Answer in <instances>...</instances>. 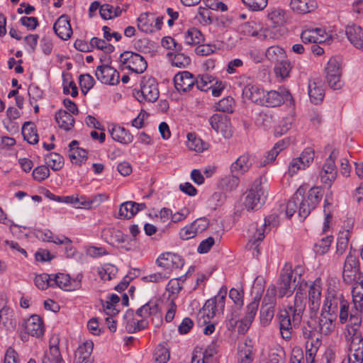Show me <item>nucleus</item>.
Returning <instances> with one entry per match:
<instances>
[{"mask_svg": "<svg viewBox=\"0 0 363 363\" xmlns=\"http://www.w3.org/2000/svg\"><path fill=\"white\" fill-rule=\"evenodd\" d=\"M263 196L264 191L261 182L256 180L245 197V206L248 211L259 209L264 203Z\"/></svg>", "mask_w": 363, "mask_h": 363, "instance_id": "obj_11", "label": "nucleus"}, {"mask_svg": "<svg viewBox=\"0 0 363 363\" xmlns=\"http://www.w3.org/2000/svg\"><path fill=\"white\" fill-rule=\"evenodd\" d=\"M52 286H58L67 291H74L81 287V277L71 280L69 274L59 273L52 277Z\"/></svg>", "mask_w": 363, "mask_h": 363, "instance_id": "obj_17", "label": "nucleus"}, {"mask_svg": "<svg viewBox=\"0 0 363 363\" xmlns=\"http://www.w3.org/2000/svg\"><path fill=\"white\" fill-rule=\"evenodd\" d=\"M5 244L9 247L13 256L21 259H26L28 257L26 250L21 247L18 242L13 240H6Z\"/></svg>", "mask_w": 363, "mask_h": 363, "instance_id": "obj_58", "label": "nucleus"}, {"mask_svg": "<svg viewBox=\"0 0 363 363\" xmlns=\"http://www.w3.org/2000/svg\"><path fill=\"white\" fill-rule=\"evenodd\" d=\"M301 335L303 338L306 340V345H321L322 335L317 330L316 321L311 319L308 320L301 328Z\"/></svg>", "mask_w": 363, "mask_h": 363, "instance_id": "obj_12", "label": "nucleus"}, {"mask_svg": "<svg viewBox=\"0 0 363 363\" xmlns=\"http://www.w3.org/2000/svg\"><path fill=\"white\" fill-rule=\"evenodd\" d=\"M154 15L150 13H143L137 19L138 28L145 33H150L154 31L153 23Z\"/></svg>", "mask_w": 363, "mask_h": 363, "instance_id": "obj_33", "label": "nucleus"}, {"mask_svg": "<svg viewBox=\"0 0 363 363\" xmlns=\"http://www.w3.org/2000/svg\"><path fill=\"white\" fill-rule=\"evenodd\" d=\"M358 325H347L344 331L348 345V363H362L363 339L358 331Z\"/></svg>", "mask_w": 363, "mask_h": 363, "instance_id": "obj_1", "label": "nucleus"}, {"mask_svg": "<svg viewBox=\"0 0 363 363\" xmlns=\"http://www.w3.org/2000/svg\"><path fill=\"white\" fill-rule=\"evenodd\" d=\"M108 132L111 138L121 143L129 144L133 141V135L124 128L116 125L108 127Z\"/></svg>", "mask_w": 363, "mask_h": 363, "instance_id": "obj_27", "label": "nucleus"}, {"mask_svg": "<svg viewBox=\"0 0 363 363\" xmlns=\"http://www.w3.org/2000/svg\"><path fill=\"white\" fill-rule=\"evenodd\" d=\"M56 342H57V338L55 340L54 337L51 338L49 350L45 352L41 363H59L63 359Z\"/></svg>", "mask_w": 363, "mask_h": 363, "instance_id": "obj_25", "label": "nucleus"}, {"mask_svg": "<svg viewBox=\"0 0 363 363\" xmlns=\"http://www.w3.org/2000/svg\"><path fill=\"white\" fill-rule=\"evenodd\" d=\"M265 55L266 57L271 62H277L279 60L285 58L286 52L282 48L278 45H273L267 48Z\"/></svg>", "mask_w": 363, "mask_h": 363, "instance_id": "obj_48", "label": "nucleus"}, {"mask_svg": "<svg viewBox=\"0 0 363 363\" xmlns=\"http://www.w3.org/2000/svg\"><path fill=\"white\" fill-rule=\"evenodd\" d=\"M276 294V286L274 284L270 285L266 291L262 305L275 307L277 303Z\"/></svg>", "mask_w": 363, "mask_h": 363, "instance_id": "obj_55", "label": "nucleus"}, {"mask_svg": "<svg viewBox=\"0 0 363 363\" xmlns=\"http://www.w3.org/2000/svg\"><path fill=\"white\" fill-rule=\"evenodd\" d=\"M134 201H125L121 204L118 218L130 219L137 214V210L134 208Z\"/></svg>", "mask_w": 363, "mask_h": 363, "instance_id": "obj_43", "label": "nucleus"}, {"mask_svg": "<svg viewBox=\"0 0 363 363\" xmlns=\"http://www.w3.org/2000/svg\"><path fill=\"white\" fill-rule=\"evenodd\" d=\"M291 309H284L279 312L278 319L279 323V330L281 337L288 340L291 338L295 330L297 329L301 321L303 315L300 314L297 322H295V315Z\"/></svg>", "mask_w": 363, "mask_h": 363, "instance_id": "obj_2", "label": "nucleus"}, {"mask_svg": "<svg viewBox=\"0 0 363 363\" xmlns=\"http://www.w3.org/2000/svg\"><path fill=\"white\" fill-rule=\"evenodd\" d=\"M308 95L311 101L317 104L323 100L325 93L320 84L315 81H309Z\"/></svg>", "mask_w": 363, "mask_h": 363, "instance_id": "obj_37", "label": "nucleus"}, {"mask_svg": "<svg viewBox=\"0 0 363 363\" xmlns=\"http://www.w3.org/2000/svg\"><path fill=\"white\" fill-rule=\"evenodd\" d=\"M53 30L56 35L62 40H67L72 34V29L67 15H62L53 25Z\"/></svg>", "mask_w": 363, "mask_h": 363, "instance_id": "obj_21", "label": "nucleus"}, {"mask_svg": "<svg viewBox=\"0 0 363 363\" xmlns=\"http://www.w3.org/2000/svg\"><path fill=\"white\" fill-rule=\"evenodd\" d=\"M91 48H96L99 50H104L105 52L110 53L114 50V47L107 43L106 40L94 37L90 40Z\"/></svg>", "mask_w": 363, "mask_h": 363, "instance_id": "obj_59", "label": "nucleus"}, {"mask_svg": "<svg viewBox=\"0 0 363 363\" xmlns=\"http://www.w3.org/2000/svg\"><path fill=\"white\" fill-rule=\"evenodd\" d=\"M314 150L311 147L306 148L299 157L294 158L288 169L289 174L292 177L299 170H303L308 167L314 159Z\"/></svg>", "mask_w": 363, "mask_h": 363, "instance_id": "obj_8", "label": "nucleus"}, {"mask_svg": "<svg viewBox=\"0 0 363 363\" xmlns=\"http://www.w3.org/2000/svg\"><path fill=\"white\" fill-rule=\"evenodd\" d=\"M321 284L320 279L311 283L308 289V306L311 312L315 314L319 310L321 298Z\"/></svg>", "mask_w": 363, "mask_h": 363, "instance_id": "obj_18", "label": "nucleus"}, {"mask_svg": "<svg viewBox=\"0 0 363 363\" xmlns=\"http://www.w3.org/2000/svg\"><path fill=\"white\" fill-rule=\"evenodd\" d=\"M325 79L328 86L335 89H340V59L339 57H331L325 68Z\"/></svg>", "mask_w": 363, "mask_h": 363, "instance_id": "obj_7", "label": "nucleus"}, {"mask_svg": "<svg viewBox=\"0 0 363 363\" xmlns=\"http://www.w3.org/2000/svg\"><path fill=\"white\" fill-rule=\"evenodd\" d=\"M333 241L332 236H327L322 238L318 242L314 245V251L316 254L323 255L326 253Z\"/></svg>", "mask_w": 363, "mask_h": 363, "instance_id": "obj_61", "label": "nucleus"}, {"mask_svg": "<svg viewBox=\"0 0 363 363\" xmlns=\"http://www.w3.org/2000/svg\"><path fill=\"white\" fill-rule=\"evenodd\" d=\"M159 267L164 269V272H168L169 276L172 269L181 268L184 264V259L179 255L166 252L162 254L157 259Z\"/></svg>", "mask_w": 363, "mask_h": 363, "instance_id": "obj_14", "label": "nucleus"}, {"mask_svg": "<svg viewBox=\"0 0 363 363\" xmlns=\"http://www.w3.org/2000/svg\"><path fill=\"white\" fill-rule=\"evenodd\" d=\"M187 138V145L190 150L202 152L205 149L203 141L200 138H197L194 133H188Z\"/></svg>", "mask_w": 363, "mask_h": 363, "instance_id": "obj_60", "label": "nucleus"}, {"mask_svg": "<svg viewBox=\"0 0 363 363\" xmlns=\"http://www.w3.org/2000/svg\"><path fill=\"white\" fill-rule=\"evenodd\" d=\"M252 165L250 157L247 155L240 156L235 162L231 164L230 170L233 174H242L247 172Z\"/></svg>", "mask_w": 363, "mask_h": 363, "instance_id": "obj_34", "label": "nucleus"}, {"mask_svg": "<svg viewBox=\"0 0 363 363\" xmlns=\"http://www.w3.org/2000/svg\"><path fill=\"white\" fill-rule=\"evenodd\" d=\"M214 303L213 300H207L202 309L199 311V315L204 318V323L210 320L216 314L222 313L220 310L217 309V306Z\"/></svg>", "mask_w": 363, "mask_h": 363, "instance_id": "obj_39", "label": "nucleus"}, {"mask_svg": "<svg viewBox=\"0 0 363 363\" xmlns=\"http://www.w3.org/2000/svg\"><path fill=\"white\" fill-rule=\"evenodd\" d=\"M69 157L73 164L81 165L87 158V152L85 150L76 147V150H69Z\"/></svg>", "mask_w": 363, "mask_h": 363, "instance_id": "obj_53", "label": "nucleus"}, {"mask_svg": "<svg viewBox=\"0 0 363 363\" xmlns=\"http://www.w3.org/2000/svg\"><path fill=\"white\" fill-rule=\"evenodd\" d=\"M157 83L152 77H143L140 84V91H138L139 101L155 102L159 97Z\"/></svg>", "mask_w": 363, "mask_h": 363, "instance_id": "obj_4", "label": "nucleus"}, {"mask_svg": "<svg viewBox=\"0 0 363 363\" xmlns=\"http://www.w3.org/2000/svg\"><path fill=\"white\" fill-rule=\"evenodd\" d=\"M93 347L94 344L91 341H86L79 345L74 353V363H93Z\"/></svg>", "mask_w": 363, "mask_h": 363, "instance_id": "obj_22", "label": "nucleus"}, {"mask_svg": "<svg viewBox=\"0 0 363 363\" xmlns=\"http://www.w3.org/2000/svg\"><path fill=\"white\" fill-rule=\"evenodd\" d=\"M95 75L103 84L115 85L119 82V73L116 69L108 65L97 67Z\"/></svg>", "mask_w": 363, "mask_h": 363, "instance_id": "obj_16", "label": "nucleus"}, {"mask_svg": "<svg viewBox=\"0 0 363 363\" xmlns=\"http://www.w3.org/2000/svg\"><path fill=\"white\" fill-rule=\"evenodd\" d=\"M264 91L256 85L248 84L242 90V94L245 97L249 99L252 102L262 105L264 97Z\"/></svg>", "mask_w": 363, "mask_h": 363, "instance_id": "obj_29", "label": "nucleus"}, {"mask_svg": "<svg viewBox=\"0 0 363 363\" xmlns=\"http://www.w3.org/2000/svg\"><path fill=\"white\" fill-rule=\"evenodd\" d=\"M268 18L274 26H281L286 21V11L281 8H273L269 13Z\"/></svg>", "mask_w": 363, "mask_h": 363, "instance_id": "obj_49", "label": "nucleus"}, {"mask_svg": "<svg viewBox=\"0 0 363 363\" xmlns=\"http://www.w3.org/2000/svg\"><path fill=\"white\" fill-rule=\"evenodd\" d=\"M213 80L214 78L208 74L201 75L195 79V85L198 89L206 91L213 87Z\"/></svg>", "mask_w": 363, "mask_h": 363, "instance_id": "obj_50", "label": "nucleus"}, {"mask_svg": "<svg viewBox=\"0 0 363 363\" xmlns=\"http://www.w3.org/2000/svg\"><path fill=\"white\" fill-rule=\"evenodd\" d=\"M337 315L335 313L322 312L319 318L318 328L321 335H330L336 326Z\"/></svg>", "mask_w": 363, "mask_h": 363, "instance_id": "obj_23", "label": "nucleus"}, {"mask_svg": "<svg viewBox=\"0 0 363 363\" xmlns=\"http://www.w3.org/2000/svg\"><path fill=\"white\" fill-rule=\"evenodd\" d=\"M277 223V216L272 214L264 218V224L258 227L257 224H252L250 226V230L252 235L250 240V242L256 245L257 242L262 241L264 238V233L267 226H275Z\"/></svg>", "mask_w": 363, "mask_h": 363, "instance_id": "obj_15", "label": "nucleus"}, {"mask_svg": "<svg viewBox=\"0 0 363 363\" xmlns=\"http://www.w3.org/2000/svg\"><path fill=\"white\" fill-rule=\"evenodd\" d=\"M274 307L262 305L260 309V320L262 324L267 325L273 318Z\"/></svg>", "mask_w": 363, "mask_h": 363, "instance_id": "obj_62", "label": "nucleus"}, {"mask_svg": "<svg viewBox=\"0 0 363 363\" xmlns=\"http://www.w3.org/2000/svg\"><path fill=\"white\" fill-rule=\"evenodd\" d=\"M46 166L50 167L53 171H58L62 169L64 160L62 156L56 152H50L45 157Z\"/></svg>", "mask_w": 363, "mask_h": 363, "instance_id": "obj_45", "label": "nucleus"}, {"mask_svg": "<svg viewBox=\"0 0 363 363\" xmlns=\"http://www.w3.org/2000/svg\"><path fill=\"white\" fill-rule=\"evenodd\" d=\"M102 237L108 243L111 245L124 243L128 239V235L113 228L104 229Z\"/></svg>", "mask_w": 363, "mask_h": 363, "instance_id": "obj_28", "label": "nucleus"}, {"mask_svg": "<svg viewBox=\"0 0 363 363\" xmlns=\"http://www.w3.org/2000/svg\"><path fill=\"white\" fill-rule=\"evenodd\" d=\"M345 34L351 44L363 51V30L360 26L356 25L347 26L345 29Z\"/></svg>", "mask_w": 363, "mask_h": 363, "instance_id": "obj_24", "label": "nucleus"}, {"mask_svg": "<svg viewBox=\"0 0 363 363\" xmlns=\"http://www.w3.org/2000/svg\"><path fill=\"white\" fill-rule=\"evenodd\" d=\"M52 278L51 275L43 273L37 275L35 278V284L40 290H45L52 286Z\"/></svg>", "mask_w": 363, "mask_h": 363, "instance_id": "obj_54", "label": "nucleus"}, {"mask_svg": "<svg viewBox=\"0 0 363 363\" xmlns=\"http://www.w3.org/2000/svg\"><path fill=\"white\" fill-rule=\"evenodd\" d=\"M23 137L30 144H36L38 142V135L36 127L32 122H25L21 130Z\"/></svg>", "mask_w": 363, "mask_h": 363, "instance_id": "obj_36", "label": "nucleus"}, {"mask_svg": "<svg viewBox=\"0 0 363 363\" xmlns=\"http://www.w3.org/2000/svg\"><path fill=\"white\" fill-rule=\"evenodd\" d=\"M0 323L7 330H13L16 328V321L11 308L4 307L0 310Z\"/></svg>", "mask_w": 363, "mask_h": 363, "instance_id": "obj_40", "label": "nucleus"}, {"mask_svg": "<svg viewBox=\"0 0 363 363\" xmlns=\"http://www.w3.org/2000/svg\"><path fill=\"white\" fill-rule=\"evenodd\" d=\"M295 281L296 277H294L291 267L283 269L277 282L279 298L291 295L296 287Z\"/></svg>", "mask_w": 363, "mask_h": 363, "instance_id": "obj_5", "label": "nucleus"}, {"mask_svg": "<svg viewBox=\"0 0 363 363\" xmlns=\"http://www.w3.org/2000/svg\"><path fill=\"white\" fill-rule=\"evenodd\" d=\"M173 55L171 52L167 53V56L171 61L173 66L178 68H184L188 66L191 62V59L189 56L185 55L180 52Z\"/></svg>", "mask_w": 363, "mask_h": 363, "instance_id": "obj_46", "label": "nucleus"}, {"mask_svg": "<svg viewBox=\"0 0 363 363\" xmlns=\"http://www.w3.org/2000/svg\"><path fill=\"white\" fill-rule=\"evenodd\" d=\"M226 295L227 288L222 287L215 297L210 298L211 300H213L215 305L217 306V309L220 310L222 312L225 307V299L226 298Z\"/></svg>", "mask_w": 363, "mask_h": 363, "instance_id": "obj_64", "label": "nucleus"}, {"mask_svg": "<svg viewBox=\"0 0 363 363\" xmlns=\"http://www.w3.org/2000/svg\"><path fill=\"white\" fill-rule=\"evenodd\" d=\"M292 69V65L289 60L282 59L277 62L274 67V73L276 76L281 77L282 79L288 77Z\"/></svg>", "mask_w": 363, "mask_h": 363, "instance_id": "obj_47", "label": "nucleus"}, {"mask_svg": "<svg viewBox=\"0 0 363 363\" xmlns=\"http://www.w3.org/2000/svg\"><path fill=\"white\" fill-rule=\"evenodd\" d=\"M105 196L102 194H97L92 199H87L85 196H78L79 202L77 208H83L85 209H91V208L99 206L102 201L105 199Z\"/></svg>", "mask_w": 363, "mask_h": 363, "instance_id": "obj_38", "label": "nucleus"}, {"mask_svg": "<svg viewBox=\"0 0 363 363\" xmlns=\"http://www.w3.org/2000/svg\"><path fill=\"white\" fill-rule=\"evenodd\" d=\"M323 196V191L321 188L314 186L311 188L306 195H301L298 216L303 218H306L311 212L315 208L317 205L322 200Z\"/></svg>", "mask_w": 363, "mask_h": 363, "instance_id": "obj_3", "label": "nucleus"}, {"mask_svg": "<svg viewBox=\"0 0 363 363\" xmlns=\"http://www.w3.org/2000/svg\"><path fill=\"white\" fill-rule=\"evenodd\" d=\"M320 29H308L301 33V39L304 44L318 43Z\"/></svg>", "mask_w": 363, "mask_h": 363, "instance_id": "obj_52", "label": "nucleus"}, {"mask_svg": "<svg viewBox=\"0 0 363 363\" xmlns=\"http://www.w3.org/2000/svg\"><path fill=\"white\" fill-rule=\"evenodd\" d=\"M159 313L158 305L156 302L149 301L139 308L136 314L143 319L147 318L150 315H156Z\"/></svg>", "mask_w": 363, "mask_h": 363, "instance_id": "obj_42", "label": "nucleus"}, {"mask_svg": "<svg viewBox=\"0 0 363 363\" xmlns=\"http://www.w3.org/2000/svg\"><path fill=\"white\" fill-rule=\"evenodd\" d=\"M234 103V99L231 96L225 97L216 104V109L218 111L233 113Z\"/></svg>", "mask_w": 363, "mask_h": 363, "instance_id": "obj_56", "label": "nucleus"}, {"mask_svg": "<svg viewBox=\"0 0 363 363\" xmlns=\"http://www.w3.org/2000/svg\"><path fill=\"white\" fill-rule=\"evenodd\" d=\"M342 277L346 284H353L362 278L363 273H361L359 269H353L352 271H350L349 269H343Z\"/></svg>", "mask_w": 363, "mask_h": 363, "instance_id": "obj_51", "label": "nucleus"}, {"mask_svg": "<svg viewBox=\"0 0 363 363\" xmlns=\"http://www.w3.org/2000/svg\"><path fill=\"white\" fill-rule=\"evenodd\" d=\"M203 34L197 28H191L184 33V41L186 45H196L203 41Z\"/></svg>", "mask_w": 363, "mask_h": 363, "instance_id": "obj_41", "label": "nucleus"}, {"mask_svg": "<svg viewBox=\"0 0 363 363\" xmlns=\"http://www.w3.org/2000/svg\"><path fill=\"white\" fill-rule=\"evenodd\" d=\"M50 176L49 168L46 165H40L33 171V177L35 180L41 182Z\"/></svg>", "mask_w": 363, "mask_h": 363, "instance_id": "obj_63", "label": "nucleus"}, {"mask_svg": "<svg viewBox=\"0 0 363 363\" xmlns=\"http://www.w3.org/2000/svg\"><path fill=\"white\" fill-rule=\"evenodd\" d=\"M211 128L216 132L223 135L225 138L233 136V129L230 118L225 114L215 113L209 118Z\"/></svg>", "mask_w": 363, "mask_h": 363, "instance_id": "obj_9", "label": "nucleus"}, {"mask_svg": "<svg viewBox=\"0 0 363 363\" xmlns=\"http://www.w3.org/2000/svg\"><path fill=\"white\" fill-rule=\"evenodd\" d=\"M176 89L179 92L185 93L192 89L195 85V79L192 74L187 71L176 74L174 77Z\"/></svg>", "mask_w": 363, "mask_h": 363, "instance_id": "obj_19", "label": "nucleus"}, {"mask_svg": "<svg viewBox=\"0 0 363 363\" xmlns=\"http://www.w3.org/2000/svg\"><path fill=\"white\" fill-rule=\"evenodd\" d=\"M340 304V297L333 293L329 292L324 301L322 312L327 313H335L337 316L338 306Z\"/></svg>", "mask_w": 363, "mask_h": 363, "instance_id": "obj_35", "label": "nucleus"}, {"mask_svg": "<svg viewBox=\"0 0 363 363\" xmlns=\"http://www.w3.org/2000/svg\"><path fill=\"white\" fill-rule=\"evenodd\" d=\"M294 101L293 97L286 89H280V91H270L264 93L262 106H277L283 103H289L291 104Z\"/></svg>", "mask_w": 363, "mask_h": 363, "instance_id": "obj_10", "label": "nucleus"}, {"mask_svg": "<svg viewBox=\"0 0 363 363\" xmlns=\"http://www.w3.org/2000/svg\"><path fill=\"white\" fill-rule=\"evenodd\" d=\"M25 330L28 335L33 337H42L45 332L42 318L38 315H31L25 323Z\"/></svg>", "mask_w": 363, "mask_h": 363, "instance_id": "obj_20", "label": "nucleus"}, {"mask_svg": "<svg viewBox=\"0 0 363 363\" xmlns=\"http://www.w3.org/2000/svg\"><path fill=\"white\" fill-rule=\"evenodd\" d=\"M305 308V294L301 290H297L294 296V303L292 305H289L286 309H291L292 311H294V315L295 314V322H297V320L300 317V314L303 315Z\"/></svg>", "mask_w": 363, "mask_h": 363, "instance_id": "obj_30", "label": "nucleus"}, {"mask_svg": "<svg viewBox=\"0 0 363 363\" xmlns=\"http://www.w3.org/2000/svg\"><path fill=\"white\" fill-rule=\"evenodd\" d=\"M338 152H332L328 158L326 159L322 170L320 172V179L323 183L330 185L337 177V169L335 164V159Z\"/></svg>", "mask_w": 363, "mask_h": 363, "instance_id": "obj_13", "label": "nucleus"}, {"mask_svg": "<svg viewBox=\"0 0 363 363\" xmlns=\"http://www.w3.org/2000/svg\"><path fill=\"white\" fill-rule=\"evenodd\" d=\"M155 363H167L169 359V352L164 345H160L154 352Z\"/></svg>", "mask_w": 363, "mask_h": 363, "instance_id": "obj_57", "label": "nucleus"}, {"mask_svg": "<svg viewBox=\"0 0 363 363\" xmlns=\"http://www.w3.org/2000/svg\"><path fill=\"white\" fill-rule=\"evenodd\" d=\"M306 190V187L301 186L288 201L286 208V214L288 218H291L296 212L297 209L299 210L301 195L305 194Z\"/></svg>", "mask_w": 363, "mask_h": 363, "instance_id": "obj_31", "label": "nucleus"}, {"mask_svg": "<svg viewBox=\"0 0 363 363\" xmlns=\"http://www.w3.org/2000/svg\"><path fill=\"white\" fill-rule=\"evenodd\" d=\"M55 119L59 128L66 131L72 129L74 125L73 116L65 110H60L55 113Z\"/></svg>", "mask_w": 363, "mask_h": 363, "instance_id": "obj_32", "label": "nucleus"}, {"mask_svg": "<svg viewBox=\"0 0 363 363\" xmlns=\"http://www.w3.org/2000/svg\"><path fill=\"white\" fill-rule=\"evenodd\" d=\"M120 61L126 68L137 74L143 73L147 67L145 58L135 52H124L120 56Z\"/></svg>", "mask_w": 363, "mask_h": 363, "instance_id": "obj_6", "label": "nucleus"}, {"mask_svg": "<svg viewBox=\"0 0 363 363\" xmlns=\"http://www.w3.org/2000/svg\"><path fill=\"white\" fill-rule=\"evenodd\" d=\"M123 9L119 6L113 7L110 4H104L99 9V13L102 18L111 19L121 15ZM125 9H124V11Z\"/></svg>", "mask_w": 363, "mask_h": 363, "instance_id": "obj_44", "label": "nucleus"}, {"mask_svg": "<svg viewBox=\"0 0 363 363\" xmlns=\"http://www.w3.org/2000/svg\"><path fill=\"white\" fill-rule=\"evenodd\" d=\"M291 9L301 14H306L313 12L318 7L315 0H291Z\"/></svg>", "mask_w": 363, "mask_h": 363, "instance_id": "obj_26", "label": "nucleus"}]
</instances>
